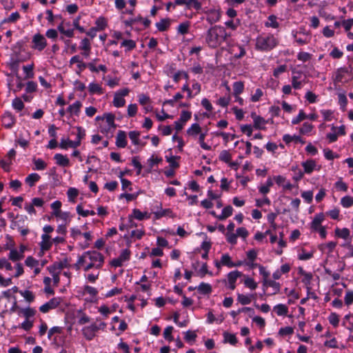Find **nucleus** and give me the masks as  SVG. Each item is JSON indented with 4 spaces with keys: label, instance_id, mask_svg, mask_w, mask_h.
Returning a JSON list of instances; mask_svg holds the SVG:
<instances>
[{
    "label": "nucleus",
    "instance_id": "1",
    "mask_svg": "<svg viewBox=\"0 0 353 353\" xmlns=\"http://www.w3.org/2000/svg\"><path fill=\"white\" fill-rule=\"evenodd\" d=\"M104 263V256L97 251H87L79 256L75 266L77 270L87 272L90 270H100Z\"/></svg>",
    "mask_w": 353,
    "mask_h": 353
},
{
    "label": "nucleus",
    "instance_id": "42",
    "mask_svg": "<svg viewBox=\"0 0 353 353\" xmlns=\"http://www.w3.org/2000/svg\"><path fill=\"white\" fill-rule=\"evenodd\" d=\"M32 161L34 165L33 169L35 170H43L47 167V163L41 159L34 158Z\"/></svg>",
    "mask_w": 353,
    "mask_h": 353
},
{
    "label": "nucleus",
    "instance_id": "52",
    "mask_svg": "<svg viewBox=\"0 0 353 353\" xmlns=\"http://www.w3.org/2000/svg\"><path fill=\"white\" fill-rule=\"evenodd\" d=\"M34 64H30L23 66V70L26 75V79H31L34 77Z\"/></svg>",
    "mask_w": 353,
    "mask_h": 353
},
{
    "label": "nucleus",
    "instance_id": "63",
    "mask_svg": "<svg viewBox=\"0 0 353 353\" xmlns=\"http://www.w3.org/2000/svg\"><path fill=\"white\" fill-rule=\"evenodd\" d=\"M341 203L344 208H350L353 205V197L350 196H343L341 200Z\"/></svg>",
    "mask_w": 353,
    "mask_h": 353
},
{
    "label": "nucleus",
    "instance_id": "49",
    "mask_svg": "<svg viewBox=\"0 0 353 353\" xmlns=\"http://www.w3.org/2000/svg\"><path fill=\"white\" fill-rule=\"evenodd\" d=\"M350 230L347 228L340 229L336 228L335 230V234L336 236L346 239L350 236Z\"/></svg>",
    "mask_w": 353,
    "mask_h": 353
},
{
    "label": "nucleus",
    "instance_id": "59",
    "mask_svg": "<svg viewBox=\"0 0 353 353\" xmlns=\"http://www.w3.org/2000/svg\"><path fill=\"white\" fill-rule=\"evenodd\" d=\"M78 194H79V192H78L77 189H76L74 188H70L68 190L67 195L68 197V200L71 202H74V200L77 198V196H78Z\"/></svg>",
    "mask_w": 353,
    "mask_h": 353
},
{
    "label": "nucleus",
    "instance_id": "62",
    "mask_svg": "<svg viewBox=\"0 0 353 353\" xmlns=\"http://www.w3.org/2000/svg\"><path fill=\"white\" fill-rule=\"evenodd\" d=\"M21 313L26 317V319H28L30 317H32L36 314V310L32 307H26L21 310Z\"/></svg>",
    "mask_w": 353,
    "mask_h": 353
},
{
    "label": "nucleus",
    "instance_id": "19",
    "mask_svg": "<svg viewBox=\"0 0 353 353\" xmlns=\"http://www.w3.org/2000/svg\"><path fill=\"white\" fill-rule=\"evenodd\" d=\"M302 72L299 71H293L292 77V84L294 89H300L302 87L303 81Z\"/></svg>",
    "mask_w": 353,
    "mask_h": 353
},
{
    "label": "nucleus",
    "instance_id": "20",
    "mask_svg": "<svg viewBox=\"0 0 353 353\" xmlns=\"http://www.w3.org/2000/svg\"><path fill=\"white\" fill-rule=\"evenodd\" d=\"M301 165L303 168L304 173L308 174H311L317 166L316 161L313 159H308L302 162Z\"/></svg>",
    "mask_w": 353,
    "mask_h": 353
},
{
    "label": "nucleus",
    "instance_id": "35",
    "mask_svg": "<svg viewBox=\"0 0 353 353\" xmlns=\"http://www.w3.org/2000/svg\"><path fill=\"white\" fill-rule=\"evenodd\" d=\"M132 216H133L134 219H136L139 221H141L145 219L150 218V215L148 214V213L147 212H141V210H139V209L133 210Z\"/></svg>",
    "mask_w": 353,
    "mask_h": 353
},
{
    "label": "nucleus",
    "instance_id": "13",
    "mask_svg": "<svg viewBox=\"0 0 353 353\" xmlns=\"http://www.w3.org/2000/svg\"><path fill=\"white\" fill-rule=\"evenodd\" d=\"M70 65L77 64L76 72L80 74L86 68L87 63L83 62L79 55L73 56L69 61Z\"/></svg>",
    "mask_w": 353,
    "mask_h": 353
},
{
    "label": "nucleus",
    "instance_id": "27",
    "mask_svg": "<svg viewBox=\"0 0 353 353\" xmlns=\"http://www.w3.org/2000/svg\"><path fill=\"white\" fill-rule=\"evenodd\" d=\"M186 3L184 6L187 10L194 9L196 11H199L202 9L201 3L199 0H185Z\"/></svg>",
    "mask_w": 353,
    "mask_h": 353
},
{
    "label": "nucleus",
    "instance_id": "56",
    "mask_svg": "<svg viewBox=\"0 0 353 353\" xmlns=\"http://www.w3.org/2000/svg\"><path fill=\"white\" fill-rule=\"evenodd\" d=\"M314 126L309 122H305L302 127L300 128V133L303 134H308L313 129Z\"/></svg>",
    "mask_w": 353,
    "mask_h": 353
},
{
    "label": "nucleus",
    "instance_id": "4",
    "mask_svg": "<svg viewBox=\"0 0 353 353\" xmlns=\"http://www.w3.org/2000/svg\"><path fill=\"white\" fill-rule=\"evenodd\" d=\"M106 326L107 324L105 322L100 321L99 318H97L96 322L82 328V334L86 340L91 341L95 337L99 330H103Z\"/></svg>",
    "mask_w": 353,
    "mask_h": 353
},
{
    "label": "nucleus",
    "instance_id": "10",
    "mask_svg": "<svg viewBox=\"0 0 353 353\" xmlns=\"http://www.w3.org/2000/svg\"><path fill=\"white\" fill-rule=\"evenodd\" d=\"M201 10L206 14V20L210 24L216 23L221 19V12L219 9L213 8L209 10L201 9Z\"/></svg>",
    "mask_w": 353,
    "mask_h": 353
},
{
    "label": "nucleus",
    "instance_id": "29",
    "mask_svg": "<svg viewBox=\"0 0 353 353\" xmlns=\"http://www.w3.org/2000/svg\"><path fill=\"white\" fill-rule=\"evenodd\" d=\"M201 131V128L199 124L195 123L191 125V126L187 130L188 135L196 137Z\"/></svg>",
    "mask_w": 353,
    "mask_h": 353
},
{
    "label": "nucleus",
    "instance_id": "48",
    "mask_svg": "<svg viewBox=\"0 0 353 353\" xmlns=\"http://www.w3.org/2000/svg\"><path fill=\"white\" fill-rule=\"evenodd\" d=\"M221 263L222 265L227 266L228 268L234 267V263L232 261L231 257L228 254H224L221 256Z\"/></svg>",
    "mask_w": 353,
    "mask_h": 353
},
{
    "label": "nucleus",
    "instance_id": "47",
    "mask_svg": "<svg viewBox=\"0 0 353 353\" xmlns=\"http://www.w3.org/2000/svg\"><path fill=\"white\" fill-rule=\"evenodd\" d=\"M56 218L61 220L65 225H68L71 221L72 216L69 212H61Z\"/></svg>",
    "mask_w": 353,
    "mask_h": 353
},
{
    "label": "nucleus",
    "instance_id": "7",
    "mask_svg": "<svg viewBox=\"0 0 353 353\" xmlns=\"http://www.w3.org/2000/svg\"><path fill=\"white\" fill-rule=\"evenodd\" d=\"M243 275L242 272L238 270H234L227 274V278L223 280L227 288L234 290L236 288L237 279Z\"/></svg>",
    "mask_w": 353,
    "mask_h": 353
},
{
    "label": "nucleus",
    "instance_id": "33",
    "mask_svg": "<svg viewBox=\"0 0 353 353\" xmlns=\"http://www.w3.org/2000/svg\"><path fill=\"white\" fill-rule=\"evenodd\" d=\"M223 342L225 343H230V345H235L238 341L237 339L234 334H230L227 332H223Z\"/></svg>",
    "mask_w": 353,
    "mask_h": 353
},
{
    "label": "nucleus",
    "instance_id": "25",
    "mask_svg": "<svg viewBox=\"0 0 353 353\" xmlns=\"http://www.w3.org/2000/svg\"><path fill=\"white\" fill-rule=\"evenodd\" d=\"M23 257V250H17L16 249L10 250L8 254V259L13 262H17L21 260Z\"/></svg>",
    "mask_w": 353,
    "mask_h": 353
},
{
    "label": "nucleus",
    "instance_id": "12",
    "mask_svg": "<svg viewBox=\"0 0 353 353\" xmlns=\"http://www.w3.org/2000/svg\"><path fill=\"white\" fill-rule=\"evenodd\" d=\"M155 219H160L162 217L175 218L176 217V213H174L170 208L163 209L161 204H160V208L153 212Z\"/></svg>",
    "mask_w": 353,
    "mask_h": 353
},
{
    "label": "nucleus",
    "instance_id": "9",
    "mask_svg": "<svg viewBox=\"0 0 353 353\" xmlns=\"http://www.w3.org/2000/svg\"><path fill=\"white\" fill-rule=\"evenodd\" d=\"M131 252L128 249H124L121 251L119 256L112 260L110 264L114 268L121 267L125 262L130 259Z\"/></svg>",
    "mask_w": 353,
    "mask_h": 353
},
{
    "label": "nucleus",
    "instance_id": "53",
    "mask_svg": "<svg viewBox=\"0 0 353 353\" xmlns=\"http://www.w3.org/2000/svg\"><path fill=\"white\" fill-rule=\"evenodd\" d=\"M0 269L10 272L13 270V268L11 263L9 262L8 259L2 258L0 259Z\"/></svg>",
    "mask_w": 353,
    "mask_h": 353
},
{
    "label": "nucleus",
    "instance_id": "32",
    "mask_svg": "<svg viewBox=\"0 0 353 353\" xmlns=\"http://www.w3.org/2000/svg\"><path fill=\"white\" fill-rule=\"evenodd\" d=\"M41 176L37 173H32L29 174L25 179V182L30 186L32 187L38 182Z\"/></svg>",
    "mask_w": 353,
    "mask_h": 353
},
{
    "label": "nucleus",
    "instance_id": "55",
    "mask_svg": "<svg viewBox=\"0 0 353 353\" xmlns=\"http://www.w3.org/2000/svg\"><path fill=\"white\" fill-rule=\"evenodd\" d=\"M12 106L14 110L21 111L23 109L24 104L20 98L16 97L12 101Z\"/></svg>",
    "mask_w": 353,
    "mask_h": 353
},
{
    "label": "nucleus",
    "instance_id": "39",
    "mask_svg": "<svg viewBox=\"0 0 353 353\" xmlns=\"http://www.w3.org/2000/svg\"><path fill=\"white\" fill-rule=\"evenodd\" d=\"M274 311L278 316H285L288 312V307L284 304H278L274 307Z\"/></svg>",
    "mask_w": 353,
    "mask_h": 353
},
{
    "label": "nucleus",
    "instance_id": "5",
    "mask_svg": "<svg viewBox=\"0 0 353 353\" xmlns=\"http://www.w3.org/2000/svg\"><path fill=\"white\" fill-rule=\"evenodd\" d=\"M103 119L104 121H102L99 127L100 131L106 136H112L117 128V125L114 122L115 116L112 113H105L103 114Z\"/></svg>",
    "mask_w": 353,
    "mask_h": 353
},
{
    "label": "nucleus",
    "instance_id": "21",
    "mask_svg": "<svg viewBox=\"0 0 353 353\" xmlns=\"http://www.w3.org/2000/svg\"><path fill=\"white\" fill-rule=\"evenodd\" d=\"M54 159L56 161V163L59 166H70V160L66 155L58 153L54 155Z\"/></svg>",
    "mask_w": 353,
    "mask_h": 353
},
{
    "label": "nucleus",
    "instance_id": "17",
    "mask_svg": "<svg viewBox=\"0 0 353 353\" xmlns=\"http://www.w3.org/2000/svg\"><path fill=\"white\" fill-rule=\"evenodd\" d=\"M127 143L128 141L125 132L123 130H119L116 137V145L118 148H124L126 147Z\"/></svg>",
    "mask_w": 353,
    "mask_h": 353
},
{
    "label": "nucleus",
    "instance_id": "18",
    "mask_svg": "<svg viewBox=\"0 0 353 353\" xmlns=\"http://www.w3.org/2000/svg\"><path fill=\"white\" fill-rule=\"evenodd\" d=\"M2 124L6 128H12L15 123V119L10 112H6L1 117Z\"/></svg>",
    "mask_w": 353,
    "mask_h": 353
},
{
    "label": "nucleus",
    "instance_id": "50",
    "mask_svg": "<svg viewBox=\"0 0 353 353\" xmlns=\"http://www.w3.org/2000/svg\"><path fill=\"white\" fill-rule=\"evenodd\" d=\"M292 170L294 172L293 179L295 181H299L303 177L304 172H303L297 165L292 166Z\"/></svg>",
    "mask_w": 353,
    "mask_h": 353
},
{
    "label": "nucleus",
    "instance_id": "64",
    "mask_svg": "<svg viewBox=\"0 0 353 353\" xmlns=\"http://www.w3.org/2000/svg\"><path fill=\"white\" fill-rule=\"evenodd\" d=\"M232 157L229 151L228 150H223L219 154V159L221 161H223L225 163H230L231 161Z\"/></svg>",
    "mask_w": 353,
    "mask_h": 353
},
{
    "label": "nucleus",
    "instance_id": "34",
    "mask_svg": "<svg viewBox=\"0 0 353 353\" xmlns=\"http://www.w3.org/2000/svg\"><path fill=\"white\" fill-rule=\"evenodd\" d=\"M265 26L272 28H279V23L277 21V17L273 14L270 15L268 18V21L265 23Z\"/></svg>",
    "mask_w": 353,
    "mask_h": 353
},
{
    "label": "nucleus",
    "instance_id": "15",
    "mask_svg": "<svg viewBox=\"0 0 353 353\" xmlns=\"http://www.w3.org/2000/svg\"><path fill=\"white\" fill-rule=\"evenodd\" d=\"M81 108L82 103L80 101H76L68 107L67 112L70 114V117H79Z\"/></svg>",
    "mask_w": 353,
    "mask_h": 353
},
{
    "label": "nucleus",
    "instance_id": "36",
    "mask_svg": "<svg viewBox=\"0 0 353 353\" xmlns=\"http://www.w3.org/2000/svg\"><path fill=\"white\" fill-rule=\"evenodd\" d=\"M345 134V126L341 125L339 128L332 127V142L336 141L339 136Z\"/></svg>",
    "mask_w": 353,
    "mask_h": 353
},
{
    "label": "nucleus",
    "instance_id": "60",
    "mask_svg": "<svg viewBox=\"0 0 353 353\" xmlns=\"http://www.w3.org/2000/svg\"><path fill=\"white\" fill-rule=\"evenodd\" d=\"M264 285L272 288L274 290V294L279 292L280 290V284L272 280L265 281Z\"/></svg>",
    "mask_w": 353,
    "mask_h": 353
},
{
    "label": "nucleus",
    "instance_id": "22",
    "mask_svg": "<svg viewBox=\"0 0 353 353\" xmlns=\"http://www.w3.org/2000/svg\"><path fill=\"white\" fill-rule=\"evenodd\" d=\"M256 298V294H237V301L241 305H248Z\"/></svg>",
    "mask_w": 353,
    "mask_h": 353
},
{
    "label": "nucleus",
    "instance_id": "8",
    "mask_svg": "<svg viewBox=\"0 0 353 353\" xmlns=\"http://www.w3.org/2000/svg\"><path fill=\"white\" fill-rule=\"evenodd\" d=\"M32 49L41 52L47 46V40L43 34L37 33L32 37Z\"/></svg>",
    "mask_w": 353,
    "mask_h": 353
},
{
    "label": "nucleus",
    "instance_id": "28",
    "mask_svg": "<svg viewBox=\"0 0 353 353\" xmlns=\"http://www.w3.org/2000/svg\"><path fill=\"white\" fill-rule=\"evenodd\" d=\"M252 117L254 121V128L256 129H263L264 128V125L266 123L265 119L260 117L257 116L256 114L252 113Z\"/></svg>",
    "mask_w": 353,
    "mask_h": 353
},
{
    "label": "nucleus",
    "instance_id": "37",
    "mask_svg": "<svg viewBox=\"0 0 353 353\" xmlns=\"http://www.w3.org/2000/svg\"><path fill=\"white\" fill-rule=\"evenodd\" d=\"M197 290L203 294H209L212 292V286L209 283H201L197 287Z\"/></svg>",
    "mask_w": 353,
    "mask_h": 353
},
{
    "label": "nucleus",
    "instance_id": "58",
    "mask_svg": "<svg viewBox=\"0 0 353 353\" xmlns=\"http://www.w3.org/2000/svg\"><path fill=\"white\" fill-rule=\"evenodd\" d=\"M244 89V85L241 81H236L233 84V91L235 96L240 94Z\"/></svg>",
    "mask_w": 353,
    "mask_h": 353
},
{
    "label": "nucleus",
    "instance_id": "23",
    "mask_svg": "<svg viewBox=\"0 0 353 353\" xmlns=\"http://www.w3.org/2000/svg\"><path fill=\"white\" fill-rule=\"evenodd\" d=\"M70 23H61L57 27V30L66 36L67 37L72 38L74 37V30L72 28H65V26H69Z\"/></svg>",
    "mask_w": 353,
    "mask_h": 353
},
{
    "label": "nucleus",
    "instance_id": "6",
    "mask_svg": "<svg viewBox=\"0 0 353 353\" xmlns=\"http://www.w3.org/2000/svg\"><path fill=\"white\" fill-rule=\"evenodd\" d=\"M130 93V90L127 88L117 90L114 94L112 101V104L116 108L123 107L125 104L124 97L128 96Z\"/></svg>",
    "mask_w": 353,
    "mask_h": 353
},
{
    "label": "nucleus",
    "instance_id": "44",
    "mask_svg": "<svg viewBox=\"0 0 353 353\" xmlns=\"http://www.w3.org/2000/svg\"><path fill=\"white\" fill-rule=\"evenodd\" d=\"M243 283L246 288L252 290H254L258 286L257 283L252 278L249 276L245 277Z\"/></svg>",
    "mask_w": 353,
    "mask_h": 353
},
{
    "label": "nucleus",
    "instance_id": "11",
    "mask_svg": "<svg viewBox=\"0 0 353 353\" xmlns=\"http://www.w3.org/2000/svg\"><path fill=\"white\" fill-rule=\"evenodd\" d=\"M61 299L59 297H54L48 302L44 303L39 307V311L42 313H47L50 310L57 308L61 303Z\"/></svg>",
    "mask_w": 353,
    "mask_h": 353
},
{
    "label": "nucleus",
    "instance_id": "14",
    "mask_svg": "<svg viewBox=\"0 0 353 353\" xmlns=\"http://www.w3.org/2000/svg\"><path fill=\"white\" fill-rule=\"evenodd\" d=\"M59 146L62 150H68L69 148L76 149L79 146V141L70 140L68 137H63L60 140Z\"/></svg>",
    "mask_w": 353,
    "mask_h": 353
},
{
    "label": "nucleus",
    "instance_id": "3",
    "mask_svg": "<svg viewBox=\"0 0 353 353\" xmlns=\"http://www.w3.org/2000/svg\"><path fill=\"white\" fill-rule=\"evenodd\" d=\"M279 39L270 33H263L256 38L255 48L257 50L268 52L276 48Z\"/></svg>",
    "mask_w": 353,
    "mask_h": 353
},
{
    "label": "nucleus",
    "instance_id": "40",
    "mask_svg": "<svg viewBox=\"0 0 353 353\" xmlns=\"http://www.w3.org/2000/svg\"><path fill=\"white\" fill-rule=\"evenodd\" d=\"M170 25V21L168 19H163L156 23V27L158 30L163 32L165 31Z\"/></svg>",
    "mask_w": 353,
    "mask_h": 353
},
{
    "label": "nucleus",
    "instance_id": "16",
    "mask_svg": "<svg viewBox=\"0 0 353 353\" xmlns=\"http://www.w3.org/2000/svg\"><path fill=\"white\" fill-rule=\"evenodd\" d=\"M41 241L39 243V246L41 248V252H47L52 246V241L51 236L47 234H41Z\"/></svg>",
    "mask_w": 353,
    "mask_h": 353
},
{
    "label": "nucleus",
    "instance_id": "38",
    "mask_svg": "<svg viewBox=\"0 0 353 353\" xmlns=\"http://www.w3.org/2000/svg\"><path fill=\"white\" fill-rule=\"evenodd\" d=\"M313 250L306 251L305 249H301L299 252L298 258L299 260L306 261L311 259L313 256Z\"/></svg>",
    "mask_w": 353,
    "mask_h": 353
},
{
    "label": "nucleus",
    "instance_id": "45",
    "mask_svg": "<svg viewBox=\"0 0 353 353\" xmlns=\"http://www.w3.org/2000/svg\"><path fill=\"white\" fill-rule=\"evenodd\" d=\"M77 212L83 217H86L89 215H94L96 213L93 210H84L81 205H78L76 208Z\"/></svg>",
    "mask_w": 353,
    "mask_h": 353
},
{
    "label": "nucleus",
    "instance_id": "2",
    "mask_svg": "<svg viewBox=\"0 0 353 353\" xmlns=\"http://www.w3.org/2000/svg\"><path fill=\"white\" fill-rule=\"evenodd\" d=\"M225 28L221 26L211 27L207 32L205 42L211 48H216L220 46L228 37Z\"/></svg>",
    "mask_w": 353,
    "mask_h": 353
},
{
    "label": "nucleus",
    "instance_id": "31",
    "mask_svg": "<svg viewBox=\"0 0 353 353\" xmlns=\"http://www.w3.org/2000/svg\"><path fill=\"white\" fill-rule=\"evenodd\" d=\"M233 208L231 205H228L225 207L221 212V214L218 215L216 218L219 220L223 221L228 218L232 214Z\"/></svg>",
    "mask_w": 353,
    "mask_h": 353
},
{
    "label": "nucleus",
    "instance_id": "46",
    "mask_svg": "<svg viewBox=\"0 0 353 353\" xmlns=\"http://www.w3.org/2000/svg\"><path fill=\"white\" fill-rule=\"evenodd\" d=\"M25 264L28 268H34L37 266H39L40 261L37 260L32 256H28L25 260Z\"/></svg>",
    "mask_w": 353,
    "mask_h": 353
},
{
    "label": "nucleus",
    "instance_id": "43",
    "mask_svg": "<svg viewBox=\"0 0 353 353\" xmlns=\"http://www.w3.org/2000/svg\"><path fill=\"white\" fill-rule=\"evenodd\" d=\"M61 202L60 201H55L51 203L50 207L52 210V216H57L62 211L61 210Z\"/></svg>",
    "mask_w": 353,
    "mask_h": 353
},
{
    "label": "nucleus",
    "instance_id": "24",
    "mask_svg": "<svg viewBox=\"0 0 353 353\" xmlns=\"http://www.w3.org/2000/svg\"><path fill=\"white\" fill-rule=\"evenodd\" d=\"M325 215L323 213L316 214L311 223V227L314 230H317L319 228L322 227L321 223L323 221Z\"/></svg>",
    "mask_w": 353,
    "mask_h": 353
},
{
    "label": "nucleus",
    "instance_id": "30",
    "mask_svg": "<svg viewBox=\"0 0 353 353\" xmlns=\"http://www.w3.org/2000/svg\"><path fill=\"white\" fill-rule=\"evenodd\" d=\"M121 46L125 48V52H129L136 48L137 43L132 39H123L121 43Z\"/></svg>",
    "mask_w": 353,
    "mask_h": 353
},
{
    "label": "nucleus",
    "instance_id": "26",
    "mask_svg": "<svg viewBox=\"0 0 353 353\" xmlns=\"http://www.w3.org/2000/svg\"><path fill=\"white\" fill-rule=\"evenodd\" d=\"M88 88L90 94H91L101 95L103 94V89L99 83L92 82L88 85Z\"/></svg>",
    "mask_w": 353,
    "mask_h": 353
},
{
    "label": "nucleus",
    "instance_id": "41",
    "mask_svg": "<svg viewBox=\"0 0 353 353\" xmlns=\"http://www.w3.org/2000/svg\"><path fill=\"white\" fill-rule=\"evenodd\" d=\"M190 27V21H185L181 23L177 27V32L180 34L184 35L187 34L189 31Z\"/></svg>",
    "mask_w": 353,
    "mask_h": 353
},
{
    "label": "nucleus",
    "instance_id": "54",
    "mask_svg": "<svg viewBox=\"0 0 353 353\" xmlns=\"http://www.w3.org/2000/svg\"><path fill=\"white\" fill-rule=\"evenodd\" d=\"M114 311V310H111L105 305H102L98 308V312L105 318H107Z\"/></svg>",
    "mask_w": 353,
    "mask_h": 353
},
{
    "label": "nucleus",
    "instance_id": "61",
    "mask_svg": "<svg viewBox=\"0 0 353 353\" xmlns=\"http://www.w3.org/2000/svg\"><path fill=\"white\" fill-rule=\"evenodd\" d=\"M299 272L303 276V282L305 283L306 285H309L312 278V274L310 272H306L302 268H300Z\"/></svg>",
    "mask_w": 353,
    "mask_h": 353
},
{
    "label": "nucleus",
    "instance_id": "51",
    "mask_svg": "<svg viewBox=\"0 0 353 353\" xmlns=\"http://www.w3.org/2000/svg\"><path fill=\"white\" fill-rule=\"evenodd\" d=\"M19 292L25 299V300L29 303H31L34 300L35 296L30 290H20Z\"/></svg>",
    "mask_w": 353,
    "mask_h": 353
},
{
    "label": "nucleus",
    "instance_id": "57",
    "mask_svg": "<svg viewBox=\"0 0 353 353\" xmlns=\"http://www.w3.org/2000/svg\"><path fill=\"white\" fill-rule=\"evenodd\" d=\"M162 161V159L161 157H159L154 154H152L148 159V163L149 165V168L152 169L154 165H157L159 163Z\"/></svg>",
    "mask_w": 353,
    "mask_h": 353
}]
</instances>
